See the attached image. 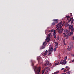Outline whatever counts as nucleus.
Returning <instances> with one entry per match:
<instances>
[{"mask_svg":"<svg viewBox=\"0 0 74 74\" xmlns=\"http://www.w3.org/2000/svg\"><path fill=\"white\" fill-rule=\"evenodd\" d=\"M68 26L69 27V29H71V31L69 33L68 30H65V33L67 34V35L68 36H71L72 34H74V31H73V30H74V27H73V25H72L71 26V25L69 24Z\"/></svg>","mask_w":74,"mask_h":74,"instance_id":"nucleus-1","label":"nucleus"},{"mask_svg":"<svg viewBox=\"0 0 74 74\" xmlns=\"http://www.w3.org/2000/svg\"><path fill=\"white\" fill-rule=\"evenodd\" d=\"M62 23H63V22L61 21L60 23L58 24L56 26V27H58L57 29H59L60 28L58 31V32L59 33H61L62 32L63 30V28H62Z\"/></svg>","mask_w":74,"mask_h":74,"instance_id":"nucleus-2","label":"nucleus"},{"mask_svg":"<svg viewBox=\"0 0 74 74\" xmlns=\"http://www.w3.org/2000/svg\"><path fill=\"white\" fill-rule=\"evenodd\" d=\"M33 69L35 72L37 73V74H39V73L40 72V70H41V68L40 67H37L36 66L34 67Z\"/></svg>","mask_w":74,"mask_h":74,"instance_id":"nucleus-3","label":"nucleus"},{"mask_svg":"<svg viewBox=\"0 0 74 74\" xmlns=\"http://www.w3.org/2000/svg\"><path fill=\"white\" fill-rule=\"evenodd\" d=\"M71 21V24H73V22H74V19H73V18H70V20L68 21V23H70Z\"/></svg>","mask_w":74,"mask_h":74,"instance_id":"nucleus-4","label":"nucleus"},{"mask_svg":"<svg viewBox=\"0 0 74 74\" xmlns=\"http://www.w3.org/2000/svg\"><path fill=\"white\" fill-rule=\"evenodd\" d=\"M67 64V61L66 59H64L63 61V64Z\"/></svg>","mask_w":74,"mask_h":74,"instance_id":"nucleus-5","label":"nucleus"},{"mask_svg":"<svg viewBox=\"0 0 74 74\" xmlns=\"http://www.w3.org/2000/svg\"><path fill=\"white\" fill-rule=\"evenodd\" d=\"M47 53H48L47 51L46 50L44 53H43L42 55H43V56H45V55H46Z\"/></svg>","mask_w":74,"mask_h":74,"instance_id":"nucleus-6","label":"nucleus"},{"mask_svg":"<svg viewBox=\"0 0 74 74\" xmlns=\"http://www.w3.org/2000/svg\"><path fill=\"white\" fill-rule=\"evenodd\" d=\"M49 61H46V64L47 65H48L49 64V66L50 67V66H51V64H49Z\"/></svg>","mask_w":74,"mask_h":74,"instance_id":"nucleus-7","label":"nucleus"},{"mask_svg":"<svg viewBox=\"0 0 74 74\" xmlns=\"http://www.w3.org/2000/svg\"><path fill=\"white\" fill-rule=\"evenodd\" d=\"M53 21H54L56 23H58V22L59 21V20L57 19H53Z\"/></svg>","mask_w":74,"mask_h":74,"instance_id":"nucleus-8","label":"nucleus"},{"mask_svg":"<svg viewBox=\"0 0 74 74\" xmlns=\"http://www.w3.org/2000/svg\"><path fill=\"white\" fill-rule=\"evenodd\" d=\"M52 37V35L51 34V33H49L48 34V37H49V38H51Z\"/></svg>","mask_w":74,"mask_h":74,"instance_id":"nucleus-9","label":"nucleus"},{"mask_svg":"<svg viewBox=\"0 0 74 74\" xmlns=\"http://www.w3.org/2000/svg\"><path fill=\"white\" fill-rule=\"evenodd\" d=\"M46 41L47 42H49V41H50V38H49V37H47V38H46Z\"/></svg>","mask_w":74,"mask_h":74,"instance_id":"nucleus-10","label":"nucleus"},{"mask_svg":"<svg viewBox=\"0 0 74 74\" xmlns=\"http://www.w3.org/2000/svg\"><path fill=\"white\" fill-rule=\"evenodd\" d=\"M50 51H51V52H53V49L52 48H49Z\"/></svg>","mask_w":74,"mask_h":74,"instance_id":"nucleus-11","label":"nucleus"},{"mask_svg":"<svg viewBox=\"0 0 74 74\" xmlns=\"http://www.w3.org/2000/svg\"><path fill=\"white\" fill-rule=\"evenodd\" d=\"M45 46H44V45H43L42 46L40 47V49H44V48H45Z\"/></svg>","mask_w":74,"mask_h":74,"instance_id":"nucleus-12","label":"nucleus"},{"mask_svg":"<svg viewBox=\"0 0 74 74\" xmlns=\"http://www.w3.org/2000/svg\"><path fill=\"white\" fill-rule=\"evenodd\" d=\"M46 45H47V43H46V42L45 41L43 44V45H44V46H46Z\"/></svg>","mask_w":74,"mask_h":74,"instance_id":"nucleus-13","label":"nucleus"},{"mask_svg":"<svg viewBox=\"0 0 74 74\" xmlns=\"http://www.w3.org/2000/svg\"><path fill=\"white\" fill-rule=\"evenodd\" d=\"M58 58H59V59H60L61 58V57H60V54H58Z\"/></svg>","mask_w":74,"mask_h":74,"instance_id":"nucleus-14","label":"nucleus"},{"mask_svg":"<svg viewBox=\"0 0 74 74\" xmlns=\"http://www.w3.org/2000/svg\"><path fill=\"white\" fill-rule=\"evenodd\" d=\"M52 54V52H51V51H49V55H51V54Z\"/></svg>","mask_w":74,"mask_h":74,"instance_id":"nucleus-15","label":"nucleus"},{"mask_svg":"<svg viewBox=\"0 0 74 74\" xmlns=\"http://www.w3.org/2000/svg\"><path fill=\"white\" fill-rule=\"evenodd\" d=\"M67 19V20H69V19L70 18V17L69 16H66Z\"/></svg>","mask_w":74,"mask_h":74,"instance_id":"nucleus-16","label":"nucleus"},{"mask_svg":"<svg viewBox=\"0 0 74 74\" xmlns=\"http://www.w3.org/2000/svg\"><path fill=\"white\" fill-rule=\"evenodd\" d=\"M63 42L64 45H66V42H65V39H64L63 40Z\"/></svg>","mask_w":74,"mask_h":74,"instance_id":"nucleus-17","label":"nucleus"},{"mask_svg":"<svg viewBox=\"0 0 74 74\" xmlns=\"http://www.w3.org/2000/svg\"><path fill=\"white\" fill-rule=\"evenodd\" d=\"M60 64H63V60H61L60 62Z\"/></svg>","mask_w":74,"mask_h":74,"instance_id":"nucleus-18","label":"nucleus"},{"mask_svg":"<svg viewBox=\"0 0 74 74\" xmlns=\"http://www.w3.org/2000/svg\"><path fill=\"white\" fill-rule=\"evenodd\" d=\"M56 23L53 22L52 23V25H53V26H54V25H55Z\"/></svg>","mask_w":74,"mask_h":74,"instance_id":"nucleus-19","label":"nucleus"},{"mask_svg":"<svg viewBox=\"0 0 74 74\" xmlns=\"http://www.w3.org/2000/svg\"><path fill=\"white\" fill-rule=\"evenodd\" d=\"M71 49V47H68L67 48V50H68V51H70Z\"/></svg>","mask_w":74,"mask_h":74,"instance_id":"nucleus-20","label":"nucleus"},{"mask_svg":"<svg viewBox=\"0 0 74 74\" xmlns=\"http://www.w3.org/2000/svg\"><path fill=\"white\" fill-rule=\"evenodd\" d=\"M45 71V70H42V74H44Z\"/></svg>","mask_w":74,"mask_h":74,"instance_id":"nucleus-21","label":"nucleus"},{"mask_svg":"<svg viewBox=\"0 0 74 74\" xmlns=\"http://www.w3.org/2000/svg\"><path fill=\"white\" fill-rule=\"evenodd\" d=\"M54 43L56 45V46H58V43L56 42H54Z\"/></svg>","mask_w":74,"mask_h":74,"instance_id":"nucleus-22","label":"nucleus"},{"mask_svg":"<svg viewBox=\"0 0 74 74\" xmlns=\"http://www.w3.org/2000/svg\"><path fill=\"white\" fill-rule=\"evenodd\" d=\"M65 37H66V39H68V38H69V36L68 35H66Z\"/></svg>","mask_w":74,"mask_h":74,"instance_id":"nucleus-23","label":"nucleus"},{"mask_svg":"<svg viewBox=\"0 0 74 74\" xmlns=\"http://www.w3.org/2000/svg\"><path fill=\"white\" fill-rule=\"evenodd\" d=\"M53 36L54 38H55V39H56V35H54Z\"/></svg>","mask_w":74,"mask_h":74,"instance_id":"nucleus-24","label":"nucleus"},{"mask_svg":"<svg viewBox=\"0 0 74 74\" xmlns=\"http://www.w3.org/2000/svg\"><path fill=\"white\" fill-rule=\"evenodd\" d=\"M58 64H59V62H58L57 63H56L55 64V65H58Z\"/></svg>","mask_w":74,"mask_h":74,"instance_id":"nucleus-25","label":"nucleus"},{"mask_svg":"<svg viewBox=\"0 0 74 74\" xmlns=\"http://www.w3.org/2000/svg\"><path fill=\"white\" fill-rule=\"evenodd\" d=\"M51 32H52L53 33H54V32H55V30H54L53 29H52L51 30Z\"/></svg>","mask_w":74,"mask_h":74,"instance_id":"nucleus-26","label":"nucleus"},{"mask_svg":"<svg viewBox=\"0 0 74 74\" xmlns=\"http://www.w3.org/2000/svg\"><path fill=\"white\" fill-rule=\"evenodd\" d=\"M57 49V48L56 47L54 49L55 52V51H56V50Z\"/></svg>","mask_w":74,"mask_h":74,"instance_id":"nucleus-27","label":"nucleus"},{"mask_svg":"<svg viewBox=\"0 0 74 74\" xmlns=\"http://www.w3.org/2000/svg\"><path fill=\"white\" fill-rule=\"evenodd\" d=\"M64 36L65 37H66V33H64Z\"/></svg>","mask_w":74,"mask_h":74,"instance_id":"nucleus-28","label":"nucleus"},{"mask_svg":"<svg viewBox=\"0 0 74 74\" xmlns=\"http://www.w3.org/2000/svg\"><path fill=\"white\" fill-rule=\"evenodd\" d=\"M67 59V56H66L65 58V59H66V60Z\"/></svg>","mask_w":74,"mask_h":74,"instance_id":"nucleus-29","label":"nucleus"},{"mask_svg":"<svg viewBox=\"0 0 74 74\" xmlns=\"http://www.w3.org/2000/svg\"><path fill=\"white\" fill-rule=\"evenodd\" d=\"M48 71H46L45 72V74H47V73H48Z\"/></svg>","mask_w":74,"mask_h":74,"instance_id":"nucleus-30","label":"nucleus"},{"mask_svg":"<svg viewBox=\"0 0 74 74\" xmlns=\"http://www.w3.org/2000/svg\"><path fill=\"white\" fill-rule=\"evenodd\" d=\"M59 71H56V72H55V73H56V74H57V73H58L59 72Z\"/></svg>","mask_w":74,"mask_h":74,"instance_id":"nucleus-31","label":"nucleus"},{"mask_svg":"<svg viewBox=\"0 0 74 74\" xmlns=\"http://www.w3.org/2000/svg\"><path fill=\"white\" fill-rule=\"evenodd\" d=\"M72 40H74V36H72Z\"/></svg>","mask_w":74,"mask_h":74,"instance_id":"nucleus-32","label":"nucleus"},{"mask_svg":"<svg viewBox=\"0 0 74 74\" xmlns=\"http://www.w3.org/2000/svg\"><path fill=\"white\" fill-rule=\"evenodd\" d=\"M70 71H69L68 72H67V74H70Z\"/></svg>","mask_w":74,"mask_h":74,"instance_id":"nucleus-33","label":"nucleus"},{"mask_svg":"<svg viewBox=\"0 0 74 74\" xmlns=\"http://www.w3.org/2000/svg\"><path fill=\"white\" fill-rule=\"evenodd\" d=\"M56 35V32H54L53 33V35Z\"/></svg>","mask_w":74,"mask_h":74,"instance_id":"nucleus-34","label":"nucleus"},{"mask_svg":"<svg viewBox=\"0 0 74 74\" xmlns=\"http://www.w3.org/2000/svg\"><path fill=\"white\" fill-rule=\"evenodd\" d=\"M67 71L66 69H65L64 71V72H66Z\"/></svg>","mask_w":74,"mask_h":74,"instance_id":"nucleus-35","label":"nucleus"},{"mask_svg":"<svg viewBox=\"0 0 74 74\" xmlns=\"http://www.w3.org/2000/svg\"><path fill=\"white\" fill-rule=\"evenodd\" d=\"M40 58H37V60L38 61L40 60Z\"/></svg>","mask_w":74,"mask_h":74,"instance_id":"nucleus-36","label":"nucleus"},{"mask_svg":"<svg viewBox=\"0 0 74 74\" xmlns=\"http://www.w3.org/2000/svg\"><path fill=\"white\" fill-rule=\"evenodd\" d=\"M70 15L72 16V13H70Z\"/></svg>","mask_w":74,"mask_h":74,"instance_id":"nucleus-37","label":"nucleus"},{"mask_svg":"<svg viewBox=\"0 0 74 74\" xmlns=\"http://www.w3.org/2000/svg\"><path fill=\"white\" fill-rule=\"evenodd\" d=\"M68 24V23H66V26H67V25Z\"/></svg>","mask_w":74,"mask_h":74,"instance_id":"nucleus-38","label":"nucleus"},{"mask_svg":"<svg viewBox=\"0 0 74 74\" xmlns=\"http://www.w3.org/2000/svg\"><path fill=\"white\" fill-rule=\"evenodd\" d=\"M62 74H66V73H62Z\"/></svg>","mask_w":74,"mask_h":74,"instance_id":"nucleus-39","label":"nucleus"},{"mask_svg":"<svg viewBox=\"0 0 74 74\" xmlns=\"http://www.w3.org/2000/svg\"><path fill=\"white\" fill-rule=\"evenodd\" d=\"M64 68H63L61 69V70H64Z\"/></svg>","mask_w":74,"mask_h":74,"instance_id":"nucleus-40","label":"nucleus"},{"mask_svg":"<svg viewBox=\"0 0 74 74\" xmlns=\"http://www.w3.org/2000/svg\"><path fill=\"white\" fill-rule=\"evenodd\" d=\"M72 56H73V57H74V54H72Z\"/></svg>","mask_w":74,"mask_h":74,"instance_id":"nucleus-41","label":"nucleus"},{"mask_svg":"<svg viewBox=\"0 0 74 74\" xmlns=\"http://www.w3.org/2000/svg\"><path fill=\"white\" fill-rule=\"evenodd\" d=\"M34 64H33V63H32V66H33V65H34Z\"/></svg>","mask_w":74,"mask_h":74,"instance_id":"nucleus-42","label":"nucleus"},{"mask_svg":"<svg viewBox=\"0 0 74 74\" xmlns=\"http://www.w3.org/2000/svg\"><path fill=\"white\" fill-rule=\"evenodd\" d=\"M72 61L73 62H74V60H72Z\"/></svg>","mask_w":74,"mask_h":74,"instance_id":"nucleus-43","label":"nucleus"},{"mask_svg":"<svg viewBox=\"0 0 74 74\" xmlns=\"http://www.w3.org/2000/svg\"><path fill=\"white\" fill-rule=\"evenodd\" d=\"M57 39L58 40H59V38H57Z\"/></svg>","mask_w":74,"mask_h":74,"instance_id":"nucleus-44","label":"nucleus"},{"mask_svg":"<svg viewBox=\"0 0 74 74\" xmlns=\"http://www.w3.org/2000/svg\"><path fill=\"white\" fill-rule=\"evenodd\" d=\"M70 69V68H68V69H67V70H69Z\"/></svg>","mask_w":74,"mask_h":74,"instance_id":"nucleus-45","label":"nucleus"},{"mask_svg":"<svg viewBox=\"0 0 74 74\" xmlns=\"http://www.w3.org/2000/svg\"><path fill=\"white\" fill-rule=\"evenodd\" d=\"M53 74H56V73H55L54 72V73Z\"/></svg>","mask_w":74,"mask_h":74,"instance_id":"nucleus-46","label":"nucleus"},{"mask_svg":"<svg viewBox=\"0 0 74 74\" xmlns=\"http://www.w3.org/2000/svg\"><path fill=\"white\" fill-rule=\"evenodd\" d=\"M66 68H67V66H66Z\"/></svg>","mask_w":74,"mask_h":74,"instance_id":"nucleus-47","label":"nucleus"}]
</instances>
